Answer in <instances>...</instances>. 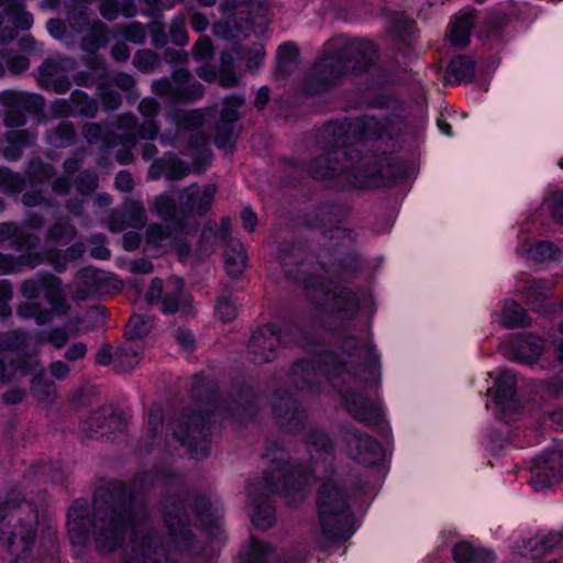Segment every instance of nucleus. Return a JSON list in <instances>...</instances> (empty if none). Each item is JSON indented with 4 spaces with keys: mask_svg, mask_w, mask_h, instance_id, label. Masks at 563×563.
Returning a JSON list of instances; mask_svg holds the SVG:
<instances>
[{
    "mask_svg": "<svg viewBox=\"0 0 563 563\" xmlns=\"http://www.w3.org/2000/svg\"><path fill=\"white\" fill-rule=\"evenodd\" d=\"M378 59V51L372 41L351 42L343 51L324 55L311 69L305 90L317 95L334 85L343 75L368 71Z\"/></svg>",
    "mask_w": 563,
    "mask_h": 563,
    "instance_id": "1",
    "label": "nucleus"
},
{
    "mask_svg": "<svg viewBox=\"0 0 563 563\" xmlns=\"http://www.w3.org/2000/svg\"><path fill=\"white\" fill-rule=\"evenodd\" d=\"M37 515L30 504L0 509V543L12 561L30 556L36 540Z\"/></svg>",
    "mask_w": 563,
    "mask_h": 563,
    "instance_id": "2",
    "label": "nucleus"
},
{
    "mask_svg": "<svg viewBox=\"0 0 563 563\" xmlns=\"http://www.w3.org/2000/svg\"><path fill=\"white\" fill-rule=\"evenodd\" d=\"M317 505L321 531L314 537L316 543L325 548L330 542L347 539L351 533L343 531L349 522L346 496L336 482L322 484Z\"/></svg>",
    "mask_w": 563,
    "mask_h": 563,
    "instance_id": "3",
    "label": "nucleus"
},
{
    "mask_svg": "<svg viewBox=\"0 0 563 563\" xmlns=\"http://www.w3.org/2000/svg\"><path fill=\"white\" fill-rule=\"evenodd\" d=\"M136 516L137 522H144L142 509L113 510L100 518L95 525L93 538L98 549L102 552H112L121 547L128 525L133 530L131 516Z\"/></svg>",
    "mask_w": 563,
    "mask_h": 563,
    "instance_id": "4",
    "label": "nucleus"
},
{
    "mask_svg": "<svg viewBox=\"0 0 563 563\" xmlns=\"http://www.w3.org/2000/svg\"><path fill=\"white\" fill-rule=\"evenodd\" d=\"M389 148L400 150L418 134V120L412 109L389 93Z\"/></svg>",
    "mask_w": 563,
    "mask_h": 563,
    "instance_id": "5",
    "label": "nucleus"
},
{
    "mask_svg": "<svg viewBox=\"0 0 563 563\" xmlns=\"http://www.w3.org/2000/svg\"><path fill=\"white\" fill-rule=\"evenodd\" d=\"M152 303H161V311L164 313L187 312L191 299L184 290V283L180 278L173 277L163 285L161 279H154L146 294Z\"/></svg>",
    "mask_w": 563,
    "mask_h": 563,
    "instance_id": "6",
    "label": "nucleus"
},
{
    "mask_svg": "<svg viewBox=\"0 0 563 563\" xmlns=\"http://www.w3.org/2000/svg\"><path fill=\"white\" fill-rule=\"evenodd\" d=\"M32 372L38 373L41 377L33 379L32 390L36 398L41 402H48L55 397V390L53 384L44 379L45 371L43 367H38L37 362H19L4 364V361L0 358V383L10 382L16 377H23Z\"/></svg>",
    "mask_w": 563,
    "mask_h": 563,
    "instance_id": "7",
    "label": "nucleus"
},
{
    "mask_svg": "<svg viewBox=\"0 0 563 563\" xmlns=\"http://www.w3.org/2000/svg\"><path fill=\"white\" fill-rule=\"evenodd\" d=\"M170 427L174 437L188 445L197 456L208 454V445L205 441L208 431L202 415H192L186 421L175 420Z\"/></svg>",
    "mask_w": 563,
    "mask_h": 563,
    "instance_id": "8",
    "label": "nucleus"
},
{
    "mask_svg": "<svg viewBox=\"0 0 563 563\" xmlns=\"http://www.w3.org/2000/svg\"><path fill=\"white\" fill-rule=\"evenodd\" d=\"M530 483L536 490L551 486L563 475V455L559 451L544 452L530 468Z\"/></svg>",
    "mask_w": 563,
    "mask_h": 563,
    "instance_id": "9",
    "label": "nucleus"
},
{
    "mask_svg": "<svg viewBox=\"0 0 563 563\" xmlns=\"http://www.w3.org/2000/svg\"><path fill=\"white\" fill-rule=\"evenodd\" d=\"M415 21L404 12L389 14V48L395 51L396 56L407 57L413 46Z\"/></svg>",
    "mask_w": 563,
    "mask_h": 563,
    "instance_id": "10",
    "label": "nucleus"
},
{
    "mask_svg": "<svg viewBox=\"0 0 563 563\" xmlns=\"http://www.w3.org/2000/svg\"><path fill=\"white\" fill-rule=\"evenodd\" d=\"M283 328L277 324H267L252 336L251 347L256 355L255 361L269 362L274 358V349L282 342Z\"/></svg>",
    "mask_w": 563,
    "mask_h": 563,
    "instance_id": "11",
    "label": "nucleus"
},
{
    "mask_svg": "<svg viewBox=\"0 0 563 563\" xmlns=\"http://www.w3.org/2000/svg\"><path fill=\"white\" fill-rule=\"evenodd\" d=\"M258 493L260 487L257 485L252 484L247 487L250 517L253 525L261 529H267L275 521V511L266 500H260Z\"/></svg>",
    "mask_w": 563,
    "mask_h": 563,
    "instance_id": "12",
    "label": "nucleus"
},
{
    "mask_svg": "<svg viewBox=\"0 0 563 563\" xmlns=\"http://www.w3.org/2000/svg\"><path fill=\"white\" fill-rule=\"evenodd\" d=\"M223 234H227L224 232ZM225 239V249L223 253L224 268L232 278H240L247 267L246 252L241 242L223 236Z\"/></svg>",
    "mask_w": 563,
    "mask_h": 563,
    "instance_id": "13",
    "label": "nucleus"
},
{
    "mask_svg": "<svg viewBox=\"0 0 563 563\" xmlns=\"http://www.w3.org/2000/svg\"><path fill=\"white\" fill-rule=\"evenodd\" d=\"M216 192L213 185L203 188L190 186L181 194L180 200L190 212L203 214L211 208Z\"/></svg>",
    "mask_w": 563,
    "mask_h": 563,
    "instance_id": "14",
    "label": "nucleus"
},
{
    "mask_svg": "<svg viewBox=\"0 0 563 563\" xmlns=\"http://www.w3.org/2000/svg\"><path fill=\"white\" fill-rule=\"evenodd\" d=\"M131 520L133 526V542L135 551L140 553L143 560L147 563H151L152 554L155 556V560L159 562V558L163 555V550L158 547L156 540L150 533H146L144 538L140 536L143 532V522H137L135 515L131 516Z\"/></svg>",
    "mask_w": 563,
    "mask_h": 563,
    "instance_id": "15",
    "label": "nucleus"
},
{
    "mask_svg": "<svg viewBox=\"0 0 563 563\" xmlns=\"http://www.w3.org/2000/svg\"><path fill=\"white\" fill-rule=\"evenodd\" d=\"M301 479L308 482V476L301 471L286 475L282 470H275L272 474L266 475V485L276 493L289 494L291 490H297L301 487Z\"/></svg>",
    "mask_w": 563,
    "mask_h": 563,
    "instance_id": "16",
    "label": "nucleus"
},
{
    "mask_svg": "<svg viewBox=\"0 0 563 563\" xmlns=\"http://www.w3.org/2000/svg\"><path fill=\"white\" fill-rule=\"evenodd\" d=\"M452 554L456 563H493L495 560L493 552L473 547L467 541L456 543Z\"/></svg>",
    "mask_w": 563,
    "mask_h": 563,
    "instance_id": "17",
    "label": "nucleus"
},
{
    "mask_svg": "<svg viewBox=\"0 0 563 563\" xmlns=\"http://www.w3.org/2000/svg\"><path fill=\"white\" fill-rule=\"evenodd\" d=\"M142 346L137 342L128 341L114 352V369L128 372L134 368L141 358Z\"/></svg>",
    "mask_w": 563,
    "mask_h": 563,
    "instance_id": "18",
    "label": "nucleus"
},
{
    "mask_svg": "<svg viewBox=\"0 0 563 563\" xmlns=\"http://www.w3.org/2000/svg\"><path fill=\"white\" fill-rule=\"evenodd\" d=\"M501 323L507 329L526 328L531 324V319L526 309L514 300L504 303Z\"/></svg>",
    "mask_w": 563,
    "mask_h": 563,
    "instance_id": "19",
    "label": "nucleus"
},
{
    "mask_svg": "<svg viewBox=\"0 0 563 563\" xmlns=\"http://www.w3.org/2000/svg\"><path fill=\"white\" fill-rule=\"evenodd\" d=\"M477 18V11L472 10L463 16L459 18L451 27L450 40L454 45L464 47L470 42L473 21Z\"/></svg>",
    "mask_w": 563,
    "mask_h": 563,
    "instance_id": "20",
    "label": "nucleus"
},
{
    "mask_svg": "<svg viewBox=\"0 0 563 563\" xmlns=\"http://www.w3.org/2000/svg\"><path fill=\"white\" fill-rule=\"evenodd\" d=\"M495 401L500 407L508 406L516 396V376L511 371H504L496 380Z\"/></svg>",
    "mask_w": 563,
    "mask_h": 563,
    "instance_id": "21",
    "label": "nucleus"
},
{
    "mask_svg": "<svg viewBox=\"0 0 563 563\" xmlns=\"http://www.w3.org/2000/svg\"><path fill=\"white\" fill-rule=\"evenodd\" d=\"M474 75L473 62L466 56H456L452 58L446 69V81L461 82L468 80Z\"/></svg>",
    "mask_w": 563,
    "mask_h": 563,
    "instance_id": "22",
    "label": "nucleus"
},
{
    "mask_svg": "<svg viewBox=\"0 0 563 563\" xmlns=\"http://www.w3.org/2000/svg\"><path fill=\"white\" fill-rule=\"evenodd\" d=\"M527 254L534 262L559 261L562 257L561 250L550 241H539L531 245Z\"/></svg>",
    "mask_w": 563,
    "mask_h": 563,
    "instance_id": "23",
    "label": "nucleus"
},
{
    "mask_svg": "<svg viewBox=\"0 0 563 563\" xmlns=\"http://www.w3.org/2000/svg\"><path fill=\"white\" fill-rule=\"evenodd\" d=\"M269 547L262 541L252 539L249 548L241 555L239 563H267Z\"/></svg>",
    "mask_w": 563,
    "mask_h": 563,
    "instance_id": "24",
    "label": "nucleus"
},
{
    "mask_svg": "<svg viewBox=\"0 0 563 563\" xmlns=\"http://www.w3.org/2000/svg\"><path fill=\"white\" fill-rule=\"evenodd\" d=\"M413 173L412 165L398 157L389 158V187L401 184Z\"/></svg>",
    "mask_w": 563,
    "mask_h": 563,
    "instance_id": "25",
    "label": "nucleus"
},
{
    "mask_svg": "<svg viewBox=\"0 0 563 563\" xmlns=\"http://www.w3.org/2000/svg\"><path fill=\"white\" fill-rule=\"evenodd\" d=\"M532 551L538 554L548 552L554 548H563V531L562 532H550L540 538H536L530 541Z\"/></svg>",
    "mask_w": 563,
    "mask_h": 563,
    "instance_id": "26",
    "label": "nucleus"
},
{
    "mask_svg": "<svg viewBox=\"0 0 563 563\" xmlns=\"http://www.w3.org/2000/svg\"><path fill=\"white\" fill-rule=\"evenodd\" d=\"M166 522L169 529V537L176 543L178 548L187 544L190 540V532L185 527L184 521L178 516L174 519H167Z\"/></svg>",
    "mask_w": 563,
    "mask_h": 563,
    "instance_id": "27",
    "label": "nucleus"
},
{
    "mask_svg": "<svg viewBox=\"0 0 563 563\" xmlns=\"http://www.w3.org/2000/svg\"><path fill=\"white\" fill-rule=\"evenodd\" d=\"M150 329L151 324L144 317L133 316L125 327V334L129 341L134 342V340L145 336Z\"/></svg>",
    "mask_w": 563,
    "mask_h": 563,
    "instance_id": "28",
    "label": "nucleus"
},
{
    "mask_svg": "<svg viewBox=\"0 0 563 563\" xmlns=\"http://www.w3.org/2000/svg\"><path fill=\"white\" fill-rule=\"evenodd\" d=\"M117 419L114 417L107 418L103 412H93L89 420L86 422L85 427L87 432L91 435L100 434L104 435L103 428L104 426H110L117 423Z\"/></svg>",
    "mask_w": 563,
    "mask_h": 563,
    "instance_id": "29",
    "label": "nucleus"
},
{
    "mask_svg": "<svg viewBox=\"0 0 563 563\" xmlns=\"http://www.w3.org/2000/svg\"><path fill=\"white\" fill-rule=\"evenodd\" d=\"M147 242L162 247H176L170 234L161 225H151L147 230Z\"/></svg>",
    "mask_w": 563,
    "mask_h": 563,
    "instance_id": "30",
    "label": "nucleus"
},
{
    "mask_svg": "<svg viewBox=\"0 0 563 563\" xmlns=\"http://www.w3.org/2000/svg\"><path fill=\"white\" fill-rule=\"evenodd\" d=\"M552 289L551 283L544 280V279H537L531 280L527 284L525 287V294L531 301H539L542 300L547 292H549Z\"/></svg>",
    "mask_w": 563,
    "mask_h": 563,
    "instance_id": "31",
    "label": "nucleus"
},
{
    "mask_svg": "<svg viewBox=\"0 0 563 563\" xmlns=\"http://www.w3.org/2000/svg\"><path fill=\"white\" fill-rule=\"evenodd\" d=\"M330 157H320L314 159L311 163V174L313 177H328L331 176L335 172H342L343 167H336L335 165L331 166Z\"/></svg>",
    "mask_w": 563,
    "mask_h": 563,
    "instance_id": "32",
    "label": "nucleus"
},
{
    "mask_svg": "<svg viewBox=\"0 0 563 563\" xmlns=\"http://www.w3.org/2000/svg\"><path fill=\"white\" fill-rule=\"evenodd\" d=\"M154 208H155V211L157 212V214L159 217H162L163 219L168 220V219L174 218V216H175V211H176L175 203L167 196L157 197L154 202Z\"/></svg>",
    "mask_w": 563,
    "mask_h": 563,
    "instance_id": "33",
    "label": "nucleus"
},
{
    "mask_svg": "<svg viewBox=\"0 0 563 563\" xmlns=\"http://www.w3.org/2000/svg\"><path fill=\"white\" fill-rule=\"evenodd\" d=\"M543 349L540 340L533 342H522L519 346V354L529 363H533L542 354Z\"/></svg>",
    "mask_w": 563,
    "mask_h": 563,
    "instance_id": "34",
    "label": "nucleus"
},
{
    "mask_svg": "<svg viewBox=\"0 0 563 563\" xmlns=\"http://www.w3.org/2000/svg\"><path fill=\"white\" fill-rule=\"evenodd\" d=\"M244 103L241 96H232L225 100L227 107L223 109L221 118L225 122H234L238 119L236 108Z\"/></svg>",
    "mask_w": 563,
    "mask_h": 563,
    "instance_id": "35",
    "label": "nucleus"
},
{
    "mask_svg": "<svg viewBox=\"0 0 563 563\" xmlns=\"http://www.w3.org/2000/svg\"><path fill=\"white\" fill-rule=\"evenodd\" d=\"M545 205L552 218L560 223H563V191L550 197Z\"/></svg>",
    "mask_w": 563,
    "mask_h": 563,
    "instance_id": "36",
    "label": "nucleus"
},
{
    "mask_svg": "<svg viewBox=\"0 0 563 563\" xmlns=\"http://www.w3.org/2000/svg\"><path fill=\"white\" fill-rule=\"evenodd\" d=\"M298 56V49L295 44L286 43L279 46L277 52L278 64L280 66L292 63Z\"/></svg>",
    "mask_w": 563,
    "mask_h": 563,
    "instance_id": "37",
    "label": "nucleus"
},
{
    "mask_svg": "<svg viewBox=\"0 0 563 563\" xmlns=\"http://www.w3.org/2000/svg\"><path fill=\"white\" fill-rule=\"evenodd\" d=\"M217 313L224 322H229L236 317V308L229 299H221L217 303Z\"/></svg>",
    "mask_w": 563,
    "mask_h": 563,
    "instance_id": "38",
    "label": "nucleus"
},
{
    "mask_svg": "<svg viewBox=\"0 0 563 563\" xmlns=\"http://www.w3.org/2000/svg\"><path fill=\"white\" fill-rule=\"evenodd\" d=\"M192 53L197 59L210 58L212 56V43L210 38H199L194 46Z\"/></svg>",
    "mask_w": 563,
    "mask_h": 563,
    "instance_id": "39",
    "label": "nucleus"
},
{
    "mask_svg": "<svg viewBox=\"0 0 563 563\" xmlns=\"http://www.w3.org/2000/svg\"><path fill=\"white\" fill-rule=\"evenodd\" d=\"M133 63L136 67L141 69H148L156 65L157 57L155 54L148 51L139 52L133 59Z\"/></svg>",
    "mask_w": 563,
    "mask_h": 563,
    "instance_id": "40",
    "label": "nucleus"
},
{
    "mask_svg": "<svg viewBox=\"0 0 563 563\" xmlns=\"http://www.w3.org/2000/svg\"><path fill=\"white\" fill-rule=\"evenodd\" d=\"M22 340V335L16 332L0 335V352L18 347Z\"/></svg>",
    "mask_w": 563,
    "mask_h": 563,
    "instance_id": "41",
    "label": "nucleus"
},
{
    "mask_svg": "<svg viewBox=\"0 0 563 563\" xmlns=\"http://www.w3.org/2000/svg\"><path fill=\"white\" fill-rule=\"evenodd\" d=\"M86 354H87L86 344L82 342H76L68 347V350L65 353V357L68 361L75 362L80 358H84Z\"/></svg>",
    "mask_w": 563,
    "mask_h": 563,
    "instance_id": "42",
    "label": "nucleus"
},
{
    "mask_svg": "<svg viewBox=\"0 0 563 563\" xmlns=\"http://www.w3.org/2000/svg\"><path fill=\"white\" fill-rule=\"evenodd\" d=\"M242 224L243 228L249 231L253 232L257 225V218L256 214L250 209L245 208L243 209L241 213Z\"/></svg>",
    "mask_w": 563,
    "mask_h": 563,
    "instance_id": "43",
    "label": "nucleus"
},
{
    "mask_svg": "<svg viewBox=\"0 0 563 563\" xmlns=\"http://www.w3.org/2000/svg\"><path fill=\"white\" fill-rule=\"evenodd\" d=\"M67 340H68L67 333L64 330L58 329V330H53L48 334V336L45 341L49 342L55 347L60 349L66 344Z\"/></svg>",
    "mask_w": 563,
    "mask_h": 563,
    "instance_id": "44",
    "label": "nucleus"
},
{
    "mask_svg": "<svg viewBox=\"0 0 563 563\" xmlns=\"http://www.w3.org/2000/svg\"><path fill=\"white\" fill-rule=\"evenodd\" d=\"M68 531L73 542L81 543L85 540V536L80 530V523L77 519L69 517Z\"/></svg>",
    "mask_w": 563,
    "mask_h": 563,
    "instance_id": "45",
    "label": "nucleus"
},
{
    "mask_svg": "<svg viewBox=\"0 0 563 563\" xmlns=\"http://www.w3.org/2000/svg\"><path fill=\"white\" fill-rule=\"evenodd\" d=\"M158 110V104L156 100L152 98H145L140 103V111L142 114L146 118H151L152 115L156 114Z\"/></svg>",
    "mask_w": 563,
    "mask_h": 563,
    "instance_id": "46",
    "label": "nucleus"
},
{
    "mask_svg": "<svg viewBox=\"0 0 563 563\" xmlns=\"http://www.w3.org/2000/svg\"><path fill=\"white\" fill-rule=\"evenodd\" d=\"M8 67L12 73H20L29 67V60L25 56L18 55L8 60Z\"/></svg>",
    "mask_w": 563,
    "mask_h": 563,
    "instance_id": "47",
    "label": "nucleus"
},
{
    "mask_svg": "<svg viewBox=\"0 0 563 563\" xmlns=\"http://www.w3.org/2000/svg\"><path fill=\"white\" fill-rule=\"evenodd\" d=\"M49 371L55 378L63 379L68 375L69 367L63 361H54L49 366Z\"/></svg>",
    "mask_w": 563,
    "mask_h": 563,
    "instance_id": "48",
    "label": "nucleus"
},
{
    "mask_svg": "<svg viewBox=\"0 0 563 563\" xmlns=\"http://www.w3.org/2000/svg\"><path fill=\"white\" fill-rule=\"evenodd\" d=\"M157 134V125L152 119L144 121L140 129V135L143 139H154Z\"/></svg>",
    "mask_w": 563,
    "mask_h": 563,
    "instance_id": "49",
    "label": "nucleus"
},
{
    "mask_svg": "<svg viewBox=\"0 0 563 563\" xmlns=\"http://www.w3.org/2000/svg\"><path fill=\"white\" fill-rule=\"evenodd\" d=\"M132 177L126 172H120L115 177V186L122 191H129L132 188Z\"/></svg>",
    "mask_w": 563,
    "mask_h": 563,
    "instance_id": "50",
    "label": "nucleus"
},
{
    "mask_svg": "<svg viewBox=\"0 0 563 563\" xmlns=\"http://www.w3.org/2000/svg\"><path fill=\"white\" fill-rule=\"evenodd\" d=\"M176 339L179 342V344L183 346V349H185L187 351L191 350V347L194 345V336H192L191 332H189L187 330L179 329L176 333Z\"/></svg>",
    "mask_w": 563,
    "mask_h": 563,
    "instance_id": "51",
    "label": "nucleus"
},
{
    "mask_svg": "<svg viewBox=\"0 0 563 563\" xmlns=\"http://www.w3.org/2000/svg\"><path fill=\"white\" fill-rule=\"evenodd\" d=\"M506 22V15L500 13L490 14L487 20L486 24L489 26L490 31L497 32L499 31Z\"/></svg>",
    "mask_w": 563,
    "mask_h": 563,
    "instance_id": "52",
    "label": "nucleus"
},
{
    "mask_svg": "<svg viewBox=\"0 0 563 563\" xmlns=\"http://www.w3.org/2000/svg\"><path fill=\"white\" fill-rule=\"evenodd\" d=\"M97 187V178L92 174H86L81 179L78 189L82 194H88Z\"/></svg>",
    "mask_w": 563,
    "mask_h": 563,
    "instance_id": "53",
    "label": "nucleus"
},
{
    "mask_svg": "<svg viewBox=\"0 0 563 563\" xmlns=\"http://www.w3.org/2000/svg\"><path fill=\"white\" fill-rule=\"evenodd\" d=\"M217 80L224 88H231L238 84L236 76L232 71H227L225 69L221 71Z\"/></svg>",
    "mask_w": 563,
    "mask_h": 563,
    "instance_id": "54",
    "label": "nucleus"
},
{
    "mask_svg": "<svg viewBox=\"0 0 563 563\" xmlns=\"http://www.w3.org/2000/svg\"><path fill=\"white\" fill-rule=\"evenodd\" d=\"M100 10L106 19H113L118 12L115 0H103Z\"/></svg>",
    "mask_w": 563,
    "mask_h": 563,
    "instance_id": "55",
    "label": "nucleus"
},
{
    "mask_svg": "<svg viewBox=\"0 0 563 563\" xmlns=\"http://www.w3.org/2000/svg\"><path fill=\"white\" fill-rule=\"evenodd\" d=\"M111 54L119 62H124L130 57V51L125 44L114 45L112 47Z\"/></svg>",
    "mask_w": 563,
    "mask_h": 563,
    "instance_id": "56",
    "label": "nucleus"
},
{
    "mask_svg": "<svg viewBox=\"0 0 563 563\" xmlns=\"http://www.w3.org/2000/svg\"><path fill=\"white\" fill-rule=\"evenodd\" d=\"M97 362L101 365L114 364V353L111 352L110 347H102L97 354Z\"/></svg>",
    "mask_w": 563,
    "mask_h": 563,
    "instance_id": "57",
    "label": "nucleus"
},
{
    "mask_svg": "<svg viewBox=\"0 0 563 563\" xmlns=\"http://www.w3.org/2000/svg\"><path fill=\"white\" fill-rule=\"evenodd\" d=\"M25 393L21 389H12L3 395V400L7 404H18L23 400Z\"/></svg>",
    "mask_w": 563,
    "mask_h": 563,
    "instance_id": "58",
    "label": "nucleus"
},
{
    "mask_svg": "<svg viewBox=\"0 0 563 563\" xmlns=\"http://www.w3.org/2000/svg\"><path fill=\"white\" fill-rule=\"evenodd\" d=\"M47 30L52 36L58 38L63 35L64 26L63 23L58 20H49L47 22Z\"/></svg>",
    "mask_w": 563,
    "mask_h": 563,
    "instance_id": "59",
    "label": "nucleus"
},
{
    "mask_svg": "<svg viewBox=\"0 0 563 563\" xmlns=\"http://www.w3.org/2000/svg\"><path fill=\"white\" fill-rule=\"evenodd\" d=\"M162 412L159 408H153L150 412V426L154 431L162 427Z\"/></svg>",
    "mask_w": 563,
    "mask_h": 563,
    "instance_id": "60",
    "label": "nucleus"
},
{
    "mask_svg": "<svg viewBox=\"0 0 563 563\" xmlns=\"http://www.w3.org/2000/svg\"><path fill=\"white\" fill-rule=\"evenodd\" d=\"M125 36L129 41L141 43L144 40L145 34L141 27L133 26L129 30Z\"/></svg>",
    "mask_w": 563,
    "mask_h": 563,
    "instance_id": "61",
    "label": "nucleus"
},
{
    "mask_svg": "<svg viewBox=\"0 0 563 563\" xmlns=\"http://www.w3.org/2000/svg\"><path fill=\"white\" fill-rule=\"evenodd\" d=\"M208 22L206 20V18L201 14H194L192 18H191V26L198 31V32H201L206 29Z\"/></svg>",
    "mask_w": 563,
    "mask_h": 563,
    "instance_id": "62",
    "label": "nucleus"
},
{
    "mask_svg": "<svg viewBox=\"0 0 563 563\" xmlns=\"http://www.w3.org/2000/svg\"><path fill=\"white\" fill-rule=\"evenodd\" d=\"M268 99H269L268 89L266 87H262L257 92V96L255 99V106L257 108H263L267 103Z\"/></svg>",
    "mask_w": 563,
    "mask_h": 563,
    "instance_id": "63",
    "label": "nucleus"
},
{
    "mask_svg": "<svg viewBox=\"0 0 563 563\" xmlns=\"http://www.w3.org/2000/svg\"><path fill=\"white\" fill-rule=\"evenodd\" d=\"M90 253L98 260H107L110 256V251L104 245L95 246Z\"/></svg>",
    "mask_w": 563,
    "mask_h": 563,
    "instance_id": "64",
    "label": "nucleus"
}]
</instances>
